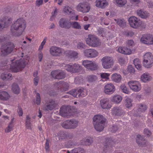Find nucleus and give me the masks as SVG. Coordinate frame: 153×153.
Wrapping results in <instances>:
<instances>
[{
  "label": "nucleus",
  "instance_id": "1",
  "mask_svg": "<svg viewBox=\"0 0 153 153\" xmlns=\"http://www.w3.org/2000/svg\"><path fill=\"white\" fill-rule=\"evenodd\" d=\"M26 27V22L23 18H19L13 24L11 27V31L13 35L18 36L22 34Z\"/></svg>",
  "mask_w": 153,
  "mask_h": 153
},
{
  "label": "nucleus",
  "instance_id": "2",
  "mask_svg": "<svg viewBox=\"0 0 153 153\" xmlns=\"http://www.w3.org/2000/svg\"><path fill=\"white\" fill-rule=\"evenodd\" d=\"M106 119L100 114H97L93 118V124L95 129L97 131L100 132L104 128Z\"/></svg>",
  "mask_w": 153,
  "mask_h": 153
},
{
  "label": "nucleus",
  "instance_id": "3",
  "mask_svg": "<svg viewBox=\"0 0 153 153\" xmlns=\"http://www.w3.org/2000/svg\"><path fill=\"white\" fill-rule=\"evenodd\" d=\"M26 62L24 59H20L12 62L10 65V69L13 71L17 72L24 68Z\"/></svg>",
  "mask_w": 153,
  "mask_h": 153
},
{
  "label": "nucleus",
  "instance_id": "4",
  "mask_svg": "<svg viewBox=\"0 0 153 153\" xmlns=\"http://www.w3.org/2000/svg\"><path fill=\"white\" fill-rule=\"evenodd\" d=\"M74 97H83L87 95V93L85 89L83 88H78L73 89L67 93Z\"/></svg>",
  "mask_w": 153,
  "mask_h": 153
},
{
  "label": "nucleus",
  "instance_id": "5",
  "mask_svg": "<svg viewBox=\"0 0 153 153\" xmlns=\"http://www.w3.org/2000/svg\"><path fill=\"white\" fill-rule=\"evenodd\" d=\"M86 42L88 45L92 47H97L100 44L99 39L95 36L91 34L88 35Z\"/></svg>",
  "mask_w": 153,
  "mask_h": 153
},
{
  "label": "nucleus",
  "instance_id": "6",
  "mask_svg": "<svg viewBox=\"0 0 153 153\" xmlns=\"http://www.w3.org/2000/svg\"><path fill=\"white\" fill-rule=\"evenodd\" d=\"M153 63V56L152 54L150 52L146 53L144 56L143 66L146 68H150L152 67Z\"/></svg>",
  "mask_w": 153,
  "mask_h": 153
},
{
  "label": "nucleus",
  "instance_id": "7",
  "mask_svg": "<svg viewBox=\"0 0 153 153\" xmlns=\"http://www.w3.org/2000/svg\"><path fill=\"white\" fill-rule=\"evenodd\" d=\"M78 123V121L75 120H68L62 123L61 126L66 129L74 128L77 127Z\"/></svg>",
  "mask_w": 153,
  "mask_h": 153
},
{
  "label": "nucleus",
  "instance_id": "8",
  "mask_svg": "<svg viewBox=\"0 0 153 153\" xmlns=\"http://www.w3.org/2000/svg\"><path fill=\"white\" fill-rule=\"evenodd\" d=\"M102 65L103 68L107 69L110 68L113 65V60L110 56L104 57L101 59Z\"/></svg>",
  "mask_w": 153,
  "mask_h": 153
},
{
  "label": "nucleus",
  "instance_id": "9",
  "mask_svg": "<svg viewBox=\"0 0 153 153\" xmlns=\"http://www.w3.org/2000/svg\"><path fill=\"white\" fill-rule=\"evenodd\" d=\"M82 65L88 69L94 71L97 70L98 68V65L95 62L91 61L85 60L82 62Z\"/></svg>",
  "mask_w": 153,
  "mask_h": 153
},
{
  "label": "nucleus",
  "instance_id": "10",
  "mask_svg": "<svg viewBox=\"0 0 153 153\" xmlns=\"http://www.w3.org/2000/svg\"><path fill=\"white\" fill-rule=\"evenodd\" d=\"M131 27L134 28H138L142 24L141 22L136 17L134 16L131 17L128 20Z\"/></svg>",
  "mask_w": 153,
  "mask_h": 153
},
{
  "label": "nucleus",
  "instance_id": "11",
  "mask_svg": "<svg viewBox=\"0 0 153 153\" xmlns=\"http://www.w3.org/2000/svg\"><path fill=\"white\" fill-rule=\"evenodd\" d=\"M73 111L70 106H63L60 109V113L62 116H70L72 114Z\"/></svg>",
  "mask_w": 153,
  "mask_h": 153
},
{
  "label": "nucleus",
  "instance_id": "12",
  "mask_svg": "<svg viewBox=\"0 0 153 153\" xmlns=\"http://www.w3.org/2000/svg\"><path fill=\"white\" fill-rule=\"evenodd\" d=\"M141 42L147 45L153 44V36L150 34H144L140 39Z\"/></svg>",
  "mask_w": 153,
  "mask_h": 153
},
{
  "label": "nucleus",
  "instance_id": "13",
  "mask_svg": "<svg viewBox=\"0 0 153 153\" xmlns=\"http://www.w3.org/2000/svg\"><path fill=\"white\" fill-rule=\"evenodd\" d=\"M51 75L55 79H64L65 77V73L61 70H56L51 72Z\"/></svg>",
  "mask_w": 153,
  "mask_h": 153
},
{
  "label": "nucleus",
  "instance_id": "14",
  "mask_svg": "<svg viewBox=\"0 0 153 153\" xmlns=\"http://www.w3.org/2000/svg\"><path fill=\"white\" fill-rule=\"evenodd\" d=\"M130 88L135 92H138L141 89V86L140 83L137 81L131 80L128 82Z\"/></svg>",
  "mask_w": 153,
  "mask_h": 153
},
{
  "label": "nucleus",
  "instance_id": "15",
  "mask_svg": "<svg viewBox=\"0 0 153 153\" xmlns=\"http://www.w3.org/2000/svg\"><path fill=\"white\" fill-rule=\"evenodd\" d=\"M65 68L67 71L74 73L79 72L82 70V68L79 65L76 64L73 65H67Z\"/></svg>",
  "mask_w": 153,
  "mask_h": 153
},
{
  "label": "nucleus",
  "instance_id": "16",
  "mask_svg": "<svg viewBox=\"0 0 153 153\" xmlns=\"http://www.w3.org/2000/svg\"><path fill=\"white\" fill-rule=\"evenodd\" d=\"M12 21L11 18H8L7 17H3L2 19H0V31L4 28L9 26Z\"/></svg>",
  "mask_w": 153,
  "mask_h": 153
},
{
  "label": "nucleus",
  "instance_id": "17",
  "mask_svg": "<svg viewBox=\"0 0 153 153\" xmlns=\"http://www.w3.org/2000/svg\"><path fill=\"white\" fill-rule=\"evenodd\" d=\"M90 7L86 2L80 3L76 7L77 10L83 13H87L89 11Z\"/></svg>",
  "mask_w": 153,
  "mask_h": 153
},
{
  "label": "nucleus",
  "instance_id": "18",
  "mask_svg": "<svg viewBox=\"0 0 153 153\" xmlns=\"http://www.w3.org/2000/svg\"><path fill=\"white\" fill-rule=\"evenodd\" d=\"M57 105L55 101L52 99H50L46 103V105H45L44 107V110L47 111L51 110L56 107Z\"/></svg>",
  "mask_w": 153,
  "mask_h": 153
},
{
  "label": "nucleus",
  "instance_id": "19",
  "mask_svg": "<svg viewBox=\"0 0 153 153\" xmlns=\"http://www.w3.org/2000/svg\"><path fill=\"white\" fill-rule=\"evenodd\" d=\"M109 101V99L107 98H104L101 100L100 102L102 108L103 109H110L111 107V105Z\"/></svg>",
  "mask_w": 153,
  "mask_h": 153
},
{
  "label": "nucleus",
  "instance_id": "20",
  "mask_svg": "<svg viewBox=\"0 0 153 153\" xmlns=\"http://www.w3.org/2000/svg\"><path fill=\"white\" fill-rule=\"evenodd\" d=\"M115 90V87L112 83L108 84L105 86L104 91L106 94H112Z\"/></svg>",
  "mask_w": 153,
  "mask_h": 153
},
{
  "label": "nucleus",
  "instance_id": "21",
  "mask_svg": "<svg viewBox=\"0 0 153 153\" xmlns=\"http://www.w3.org/2000/svg\"><path fill=\"white\" fill-rule=\"evenodd\" d=\"M136 142L139 146L143 147L146 146L147 141L144 137L138 134L137 136Z\"/></svg>",
  "mask_w": 153,
  "mask_h": 153
},
{
  "label": "nucleus",
  "instance_id": "22",
  "mask_svg": "<svg viewBox=\"0 0 153 153\" xmlns=\"http://www.w3.org/2000/svg\"><path fill=\"white\" fill-rule=\"evenodd\" d=\"M112 113L115 116H120L125 114V111L121 108L117 107H114L112 110Z\"/></svg>",
  "mask_w": 153,
  "mask_h": 153
},
{
  "label": "nucleus",
  "instance_id": "23",
  "mask_svg": "<svg viewBox=\"0 0 153 153\" xmlns=\"http://www.w3.org/2000/svg\"><path fill=\"white\" fill-rule=\"evenodd\" d=\"M70 22L64 19H61L59 21V25L62 28H69L70 27Z\"/></svg>",
  "mask_w": 153,
  "mask_h": 153
},
{
  "label": "nucleus",
  "instance_id": "24",
  "mask_svg": "<svg viewBox=\"0 0 153 153\" xmlns=\"http://www.w3.org/2000/svg\"><path fill=\"white\" fill-rule=\"evenodd\" d=\"M64 54L68 58H77L78 53L75 51H67L64 52Z\"/></svg>",
  "mask_w": 153,
  "mask_h": 153
},
{
  "label": "nucleus",
  "instance_id": "25",
  "mask_svg": "<svg viewBox=\"0 0 153 153\" xmlns=\"http://www.w3.org/2000/svg\"><path fill=\"white\" fill-rule=\"evenodd\" d=\"M106 142L105 147L107 149H110L112 146L115 144L116 143L114 140H113L111 137L106 138Z\"/></svg>",
  "mask_w": 153,
  "mask_h": 153
},
{
  "label": "nucleus",
  "instance_id": "26",
  "mask_svg": "<svg viewBox=\"0 0 153 153\" xmlns=\"http://www.w3.org/2000/svg\"><path fill=\"white\" fill-rule=\"evenodd\" d=\"M57 136L59 139H62L67 137L71 138L73 137L71 134L65 132L63 131L59 132L57 134Z\"/></svg>",
  "mask_w": 153,
  "mask_h": 153
},
{
  "label": "nucleus",
  "instance_id": "27",
  "mask_svg": "<svg viewBox=\"0 0 153 153\" xmlns=\"http://www.w3.org/2000/svg\"><path fill=\"white\" fill-rule=\"evenodd\" d=\"M119 53L125 55L131 54L135 51V50H131L130 48H118L117 50Z\"/></svg>",
  "mask_w": 153,
  "mask_h": 153
},
{
  "label": "nucleus",
  "instance_id": "28",
  "mask_svg": "<svg viewBox=\"0 0 153 153\" xmlns=\"http://www.w3.org/2000/svg\"><path fill=\"white\" fill-rule=\"evenodd\" d=\"M16 48H0L1 51V55L2 56H5L15 51Z\"/></svg>",
  "mask_w": 153,
  "mask_h": 153
},
{
  "label": "nucleus",
  "instance_id": "29",
  "mask_svg": "<svg viewBox=\"0 0 153 153\" xmlns=\"http://www.w3.org/2000/svg\"><path fill=\"white\" fill-rule=\"evenodd\" d=\"M108 5V3L106 0H97L96 6L98 7L103 8H105Z\"/></svg>",
  "mask_w": 153,
  "mask_h": 153
},
{
  "label": "nucleus",
  "instance_id": "30",
  "mask_svg": "<svg viewBox=\"0 0 153 153\" xmlns=\"http://www.w3.org/2000/svg\"><path fill=\"white\" fill-rule=\"evenodd\" d=\"M10 97L9 94L6 91H0V100H1L7 101Z\"/></svg>",
  "mask_w": 153,
  "mask_h": 153
},
{
  "label": "nucleus",
  "instance_id": "31",
  "mask_svg": "<svg viewBox=\"0 0 153 153\" xmlns=\"http://www.w3.org/2000/svg\"><path fill=\"white\" fill-rule=\"evenodd\" d=\"M50 51L51 54L55 56H59L62 52L61 48H50Z\"/></svg>",
  "mask_w": 153,
  "mask_h": 153
},
{
  "label": "nucleus",
  "instance_id": "32",
  "mask_svg": "<svg viewBox=\"0 0 153 153\" xmlns=\"http://www.w3.org/2000/svg\"><path fill=\"white\" fill-rule=\"evenodd\" d=\"M63 12L67 15H71V16L75 15L74 11L68 6H66L64 7Z\"/></svg>",
  "mask_w": 153,
  "mask_h": 153
},
{
  "label": "nucleus",
  "instance_id": "33",
  "mask_svg": "<svg viewBox=\"0 0 153 153\" xmlns=\"http://www.w3.org/2000/svg\"><path fill=\"white\" fill-rule=\"evenodd\" d=\"M137 13L141 18L144 19L147 18L149 16V14L148 12L141 10H137Z\"/></svg>",
  "mask_w": 153,
  "mask_h": 153
},
{
  "label": "nucleus",
  "instance_id": "34",
  "mask_svg": "<svg viewBox=\"0 0 153 153\" xmlns=\"http://www.w3.org/2000/svg\"><path fill=\"white\" fill-rule=\"evenodd\" d=\"M122 79L121 75L119 74L115 73L112 74L111 79L112 81L116 82H120Z\"/></svg>",
  "mask_w": 153,
  "mask_h": 153
},
{
  "label": "nucleus",
  "instance_id": "35",
  "mask_svg": "<svg viewBox=\"0 0 153 153\" xmlns=\"http://www.w3.org/2000/svg\"><path fill=\"white\" fill-rule=\"evenodd\" d=\"M122 97L119 95H117L114 96L111 100V101L116 103H119L122 101Z\"/></svg>",
  "mask_w": 153,
  "mask_h": 153
},
{
  "label": "nucleus",
  "instance_id": "36",
  "mask_svg": "<svg viewBox=\"0 0 153 153\" xmlns=\"http://www.w3.org/2000/svg\"><path fill=\"white\" fill-rule=\"evenodd\" d=\"M12 86V90L13 93L15 94H19L20 91L19 85L16 83H14Z\"/></svg>",
  "mask_w": 153,
  "mask_h": 153
},
{
  "label": "nucleus",
  "instance_id": "37",
  "mask_svg": "<svg viewBox=\"0 0 153 153\" xmlns=\"http://www.w3.org/2000/svg\"><path fill=\"white\" fill-rule=\"evenodd\" d=\"M71 153H85V152L82 148H74L71 151Z\"/></svg>",
  "mask_w": 153,
  "mask_h": 153
},
{
  "label": "nucleus",
  "instance_id": "38",
  "mask_svg": "<svg viewBox=\"0 0 153 153\" xmlns=\"http://www.w3.org/2000/svg\"><path fill=\"white\" fill-rule=\"evenodd\" d=\"M132 100L129 98H127L125 101V104L126 107L127 108H129L132 105Z\"/></svg>",
  "mask_w": 153,
  "mask_h": 153
},
{
  "label": "nucleus",
  "instance_id": "39",
  "mask_svg": "<svg viewBox=\"0 0 153 153\" xmlns=\"http://www.w3.org/2000/svg\"><path fill=\"white\" fill-rule=\"evenodd\" d=\"M150 76L147 74L145 73L142 75L141 80L144 82H146L150 80Z\"/></svg>",
  "mask_w": 153,
  "mask_h": 153
},
{
  "label": "nucleus",
  "instance_id": "40",
  "mask_svg": "<svg viewBox=\"0 0 153 153\" xmlns=\"http://www.w3.org/2000/svg\"><path fill=\"white\" fill-rule=\"evenodd\" d=\"M114 20L117 22V24L118 25L123 28L126 25V22L124 19H114Z\"/></svg>",
  "mask_w": 153,
  "mask_h": 153
},
{
  "label": "nucleus",
  "instance_id": "41",
  "mask_svg": "<svg viewBox=\"0 0 153 153\" xmlns=\"http://www.w3.org/2000/svg\"><path fill=\"white\" fill-rule=\"evenodd\" d=\"M69 88V85L66 82H62V88L61 91L63 92L68 91Z\"/></svg>",
  "mask_w": 153,
  "mask_h": 153
},
{
  "label": "nucleus",
  "instance_id": "42",
  "mask_svg": "<svg viewBox=\"0 0 153 153\" xmlns=\"http://www.w3.org/2000/svg\"><path fill=\"white\" fill-rule=\"evenodd\" d=\"M70 27L71 26L73 28L78 29H81V26L80 24L77 22H70Z\"/></svg>",
  "mask_w": 153,
  "mask_h": 153
},
{
  "label": "nucleus",
  "instance_id": "43",
  "mask_svg": "<svg viewBox=\"0 0 153 153\" xmlns=\"http://www.w3.org/2000/svg\"><path fill=\"white\" fill-rule=\"evenodd\" d=\"M25 125L26 127L28 129H31V123L30 118L28 115H27L25 120Z\"/></svg>",
  "mask_w": 153,
  "mask_h": 153
},
{
  "label": "nucleus",
  "instance_id": "44",
  "mask_svg": "<svg viewBox=\"0 0 153 153\" xmlns=\"http://www.w3.org/2000/svg\"><path fill=\"white\" fill-rule=\"evenodd\" d=\"M114 3L119 6L122 7L125 5L126 2V0H114Z\"/></svg>",
  "mask_w": 153,
  "mask_h": 153
},
{
  "label": "nucleus",
  "instance_id": "45",
  "mask_svg": "<svg viewBox=\"0 0 153 153\" xmlns=\"http://www.w3.org/2000/svg\"><path fill=\"white\" fill-rule=\"evenodd\" d=\"M93 143V140L91 138L83 140L81 142V143L83 145H90Z\"/></svg>",
  "mask_w": 153,
  "mask_h": 153
},
{
  "label": "nucleus",
  "instance_id": "46",
  "mask_svg": "<svg viewBox=\"0 0 153 153\" xmlns=\"http://www.w3.org/2000/svg\"><path fill=\"white\" fill-rule=\"evenodd\" d=\"M139 105V108L138 109V111L144 112L147 109V106L146 104H140Z\"/></svg>",
  "mask_w": 153,
  "mask_h": 153
},
{
  "label": "nucleus",
  "instance_id": "47",
  "mask_svg": "<svg viewBox=\"0 0 153 153\" xmlns=\"http://www.w3.org/2000/svg\"><path fill=\"white\" fill-rule=\"evenodd\" d=\"M87 79L89 82H92L95 81L97 79V76L95 75H90L88 76Z\"/></svg>",
  "mask_w": 153,
  "mask_h": 153
},
{
  "label": "nucleus",
  "instance_id": "48",
  "mask_svg": "<svg viewBox=\"0 0 153 153\" xmlns=\"http://www.w3.org/2000/svg\"><path fill=\"white\" fill-rule=\"evenodd\" d=\"M120 88L123 92L125 94H128L130 92L128 89L124 85H121L120 86Z\"/></svg>",
  "mask_w": 153,
  "mask_h": 153
},
{
  "label": "nucleus",
  "instance_id": "49",
  "mask_svg": "<svg viewBox=\"0 0 153 153\" xmlns=\"http://www.w3.org/2000/svg\"><path fill=\"white\" fill-rule=\"evenodd\" d=\"M91 57H95L98 55V52L95 50L91 48Z\"/></svg>",
  "mask_w": 153,
  "mask_h": 153
},
{
  "label": "nucleus",
  "instance_id": "50",
  "mask_svg": "<svg viewBox=\"0 0 153 153\" xmlns=\"http://www.w3.org/2000/svg\"><path fill=\"white\" fill-rule=\"evenodd\" d=\"M74 81L76 84H80L82 83V78L81 76L76 77Z\"/></svg>",
  "mask_w": 153,
  "mask_h": 153
},
{
  "label": "nucleus",
  "instance_id": "51",
  "mask_svg": "<svg viewBox=\"0 0 153 153\" xmlns=\"http://www.w3.org/2000/svg\"><path fill=\"white\" fill-rule=\"evenodd\" d=\"M62 81H60L58 82H56L54 84V87L57 89H60L61 91Z\"/></svg>",
  "mask_w": 153,
  "mask_h": 153
},
{
  "label": "nucleus",
  "instance_id": "52",
  "mask_svg": "<svg viewBox=\"0 0 153 153\" xmlns=\"http://www.w3.org/2000/svg\"><path fill=\"white\" fill-rule=\"evenodd\" d=\"M91 48L85 50L84 52V55L86 57L90 58L91 57Z\"/></svg>",
  "mask_w": 153,
  "mask_h": 153
},
{
  "label": "nucleus",
  "instance_id": "53",
  "mask_svg": "<svg viewBox=\"0 0 153 153\" xmlns=\"http://www.w3.org/2000/svg\"><path fill=\"white\" fill-rule=\"evenodd\" d=\"M7 38L6 36H0V43L2 44L3 43H5V42L7 40Z\"/></svg>",
  "mask_w": 153,
  "mask_h": 153
},
{
  "label": "nucleus",
  "instance_id": "54",
  "mask_svg": "<svg viewBox=\"0 0 153 153\" xmlns=\"http://www.w3.org/2000/svg\"><path fill=\"white\" fill-rule=\"evenodd\" d=\"M41 102V98L40 94L39 93H36V103L37 105H39L40 104Z\"/></svg>",
  "mask_w": 153,
  "mask_h": 153
},
{
  "label": "nucleus",
  "instance_id": "55",
  "mask_svg": "<svg viewBox=\"0 0 153 153\" xmlns=\"http://www.w3.org/2000/svg\"><path fill=\"white\" fill-rule=\"evenodd\" d=\"M126 42L127 45L128 47H132L134 45V42L132 40H128Z\"/></svg>",
  "mask_w": 153,
  "mask_h": 153
},
{
  "label": "nucleus",
  "instance_id": "56",
  "mask_svg": "<svg viewBox=\"0 0 153 153\" xmlns=\"http://www.w3.org/2000/svg\"><path fill=\"white\" fill-rule=\"evenodd\" d=\"M118 61L119 63L121 65L124 64L126 63L125 59L122 57H120L118 58Z\"/></svg>",
  "mask_w": 153,
  "mask_h": 153
},
{
  "label": "nucleus",
  "instance_id": "57",
  "mask_svg": "<svg viewBox=\"0 0 153 153\" xmlns=\"http://www.w3.org/2000/svg\"><path fill=\"white\" fill-rule=\"evenodd\" d=\"M17 112L19 117L22 116L23 114V111L22 108L20 107H18V109L17 110Z\"/></svg>",
  "mask_w": 153,
  "mask_h": 153
},
{
  "label": "nucleus",
  "instance_id": "58",
  "mask_svg": "<svg viewBox=\"0 0 153 153\" xmlns=\"http://www.w3.org/2000/svg\"><path fill=\"white\" fill-rule=\"evenodd\" d=\"M6 48H14L15 47L14 44L11 42H8L6 43Z\"/></svg>",
  "mask_w": 153,
  "mask_h": 153
},
{
  "label": "nucleus",
  "instance_id": "59",
  "mask_svg": "<svg viewBox=\"0 0 153 153\" xmlns=\"http://www.w3.org/2000/svg\"><path fill=\"white\" fill-rule=\"evenodd\" d=\"M57 13L56 8L53 12L52 13V16L50 18V20L53 21L54 19L55 16L56 15Z\"/></svg>",
  "mask_w": 153,
  "mask_h": 153
},
{
  "label": "nucleus",
  "instance_id": "60",
  "mask_svg": "<svg viewBox=\"0 0 153 153\" xmlns=\"http://www.w3.org/2000/svg\"><path fill=\"white\" fill-rule=\"evenodd\" d=\"M144 134L148 137L150 136L151 134V131L147 128H145L144 130Z\"/></svg>",
  "mask_w": 153,
  "mask_h": 153
},
{
  "label": "nucleus",
  "instance_id": "61",
  "mask_svg": "<svg viewBox=\"0 0 153 153\" xmlns=\"http://www.w3.org/2000/svg\"><path fill=\"white\" fill-rule=\"evenodd\" d=\"M45 149L46 151L48 152L50 150V149L49 148V140H47L46 141L45 145Z\"/></svg>",
  "mask_w": 153,
  "mask_h": 153
},
{
  "label": "nucleus",
  "instance_id": "62",
  "mask_svg": "<svg viewBox=\"0 0 153 153\" xmlns=\"http://www.w3.org/2000/svg\"><path fill=\"white\" fill-rule=\"evenodd\" d=\"M118 129V126L116 125H113L111 128V131L112 132H115Z\"/></svg>",
  "mask_w": 153,
  "mask_h": 153
},
{
  "label": "nucleus",
  "instance_id": "63",
  "mask_svg": "<svg viewBox=\"0 0 153 153\" xmlns=\"http://www.w3.org/2000/svg\"><path fill=\"white\" fill-rule=\"evenodd\" d=\"M110 74L107 73H103L101 74V76L102 78H108V77L109 76Z\"/></svg>",
  "mask_w": 153,
  "mask_h": 153
},
{
  "label": "nucleus",
  "instance_id": "64",
  "mask_svg": "<svg viewBox=\"0 0 153 153\" xmlns=\"http://www.w3.org/2000/svg\"><path fill=\"white\" fill-rule=\"evenodd\" d=\"M13 127L8 125V127L5 129V132L6 133H8L13 130Z\"/></svg>",
  "mask_w": 153,
  "mask_h": 153
}]
</instances>
